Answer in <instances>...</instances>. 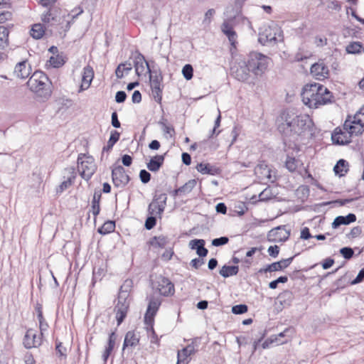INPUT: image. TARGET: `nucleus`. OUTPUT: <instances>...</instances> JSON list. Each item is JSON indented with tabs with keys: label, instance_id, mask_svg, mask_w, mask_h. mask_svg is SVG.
<instances>
[{
	"label": "nucleus",
	"instance_id": "f257e3e1",
	"mask_svg": "<svg viewBox=\"0 0 364 364\" xmlns=\"http://www.w3.org/2000/svg\"><path fill=\"white\" fill-rule=\"evenodd\" d=\"M277 129L284 143L295 141L300 136L313 134L314 122L308 114H298L294 110L285 109L277 119Z\"/></svg>",
	"mask_w": 364,
	"mask_h": 364
},
{
	"label": "nucleus",
	"instance_id": "f03ea898",
	"mask_svg": "<svg viewBox=\"0 0 364 364\" xmlns=\"http://www.w3.org/2000/svg\"><path fill=\"white\" fill-rule=\"evenodd\" d=\"M304 104L310 108H318L332 102V93L323 85L313 83L306 85L301 93Z\"/></svg>",
	"mask_w": 364,
	"mask_h": 364
},
{
	"label": "nucleus",
	"instance_id": "7ed1b4c3",
	"mask_svg": "<svg viewBox=\"0 0 364 364\" xmlns=\"http://www.w3.org/2000/svg\"><path fill=\"white\" fill-rule=\"evenodd\" d=\"M27 86L43 101L48 100L52 94V82L47 75L40 70H36L32 74L27 82Z\"/></svg>",
	"mask_w": 364,
	"mask_h": 364
},
{
	"label": "nucleus",
	"instance_id": "20e7f679",
	"mask_svg": "<svg viewBox=\"0 0 364 364\" xmlns=\"http://www.w3.org/2000/svg\"><path fill=\"white\" fill-rule=\"evenodd\" d=\"M269 58L257 52H252L247 56L246 63L250 72L255 75H262L267 68Z\"/></svg>",
	"mask_w": 364,
	"mask_h": 364
},
{
	"label": "nucleus",
	"instance_id": "39448f33",
	"mask_svg": "<svg viewBox=\"0 0 364 364\" xmlns=\"http://www.w3.org/2000/svg\"><path fill=\"white\" fill-rule=\"evenodd\" d=\"M281 28L275 23L272 25H264L260 28L259 33V42L264 45L274 44L281 40Z\"/></svg>",
	"mask_w": 364,
	"mask_h": 364
},
{
	"label": "nucleus",
	"instance_id": "423d86ee",
	"mask_svg": "<svg viewBox=\"0 0 364 364\" xmlns=\"http://www.w3.org/2000/svg\"><path fill=\"white\" fill-rule=\"evenodd\" d=\"M96 164L92 156L80 154L77 158V172L82 179L87 181L96 171Z\"/></svg>",
	"mask_w": 364,
	"mask_h": 364
},
{
	"label": "nucleus",
	"instance_id": "0eeeda50",
	"mask_svg": "<svg viewBox=\"0 0 364 364\" xmlns=\"http://www.w3.org/2000/svg\"><path fill=\"white\" fill-rule=\"evenodd\" d=\"M277 171L272 166L262 161L255 168V174L260 180H267L269 182H275L278 178Z\"/></svg>",
	"mask_w": 364,
	"mask_h": 364
},
{
	"label": "nucleus",
	"instance_id": "6e6552de",
	"mask_svg": "<svg viewBox=\"0 0 364 364\" xmlns=\"http://www.w3.org/2000/svg\"><path fill=\"white\" fill-rule=\"evenodd\" d=\"M162 300L159 296H151L149 298V304L146 313L144 314V323L152 327L154 323V317L159 311V309L161 304Z\"/></svg>",
	"mask_w": 364,
	"mask_h": 364
},
{
	"label": "nucleus",
	"instance_id": "1a4fd4ad",
	"mask_svg": "<svg viewBox=\"0 0 364 364\" xmlns=\"http://www.w3.org/2000/svg\"><path fill=\"white\" fill-rule=\"evenodd\" d=\"M364 117L360 114V111L355 114L353 119H350V117L345 121L343 124V129L349 132L351 136L362 134L363 132Z\"/></svg>",
	"mask_w": 364,
	"mask_h": 364
},
{
	"label": "nucleus",
	"instance_id": "9d476101",
	"mask_svg": "<svg viewBox=\"0 0 364 364\" xmlns=\"http://www.w3.org/2000/svg\"><path fill=\"white\" fill-rule=\"evenodd\" d=\"M154 285L160 295L163 296H171L175 293L174 284L168 278L162 275L156 277Z\"/></svg>",
	"mask_w": 364,
	"mask_h": 364
},
{
	"label": "nucleus",
	"instance_id": "9b49d317",
	"mask_svg": "<svg viewBox=\"0 0 364 364\" xmlns=\"http://www.w3.org/2000/svg\"><path fill=\"white\" fill-rule=\"evenodd\" d=\"M231 75L239 81H247L250 77L249 68L246 60L235 62L230 68Z\"/></svg>",
	"mask_w": 364,
	"mask_h": 364
},
{
	"label": "nucleus",
	"instance_id": "f8f14e48",
	"mask_svg": "<svg viewBox=\"0 0 364 364\" xmlns=\"http://www.w3.org/2000/svg\"><path fill=\"white\" fill-rule=\"evenodd\" d=\"M294 257L295 256L287 259H282L278 262H274L269 264H267L266 267L259 269L258 273L264 274L267 272L282 271L284 269L287 268L291 264Z\"/></svg>",
	"mask_w": 364,
	"mask_h": 364
},
{
	"label": "nucleus",
	"instance_id": "ddd939ff",
	"mask_svg": "<svg viewBox=\"0 0 364 364\" xmlns=\"http://www.w3.org/2000/svg\"><path fill=\"white\" fill-rule=\"evenodd\" d=\"M129 304L126 298L122 299V295H119L118 301L114 307L117 326H119L127 316Z\"/></svg>",
	"mask_w": 364,
	"mask_h": 364
},
{
	"label": "nucleus",
	"instance_id": "4468645a",
	"mask_svg": "<svg viewBox=\"0 0 364 364\" xmlns=\"http://www.w3.org/2000/svg\"><path fill=\"white\" fill-rule=\"evenodd\" d=\"M289 235L290 230H287L285 225H279L272 229L267 237L269 241L285 242L289 239Z\"/></svg>",
	"mask_w": 364,
	"mask_h": 364
},
{
	"label": "nucleus",
	"instance_id": "2eb2a0df",
	"mask_svg": "<svg viewBox=\"0 0 364 364\" xmlns=\"http://www.w3.org/2000/svg\"><path fill=\"white\" fill-rule=\"evenodd\" d=\"M42 336L36 334V332L29 329L26 333L23 338V346L26 348L30 349L31 348H36L41 345Z\"/></svg>",
	"mask_w": 364,
	"mask_h": 364
},
{
	"label": "nucleus",
	"instance_id": "dca6fc26",
	"mask_svg": "<svg viewBox=\"0 0 364 364\" xmlns=\"http://www.w3.org/2000/svg\"><path fill=\"white\" fill-rule=\"evenodd\" d=\"M31 65L27 60L18 63L14 70V75L20 79H26L31 73Z\"/></svg>",
	"mask_w": 364,
	"mask_h": 364
},
{
	"label": "nucleus",
	"instance_id": "f3484780",
	"mask_svg": "<svg viewBox=\"0 0 364 364\" xmlns=\"http://www.w3.org/2000/svg\"><path fill=\"white\" fill-rule=\"evenodd\" d=\"M197 351L196 346L192 342L181 350L178 351L177 364H188L189 363V357Z\"/></svg>",
	"mask_w": 364,
	"mask_h": 364
},
{
	"label": "nucleus",
	"instance_id": "a211bd4d",
	"mask_svg": "<svg viewBox=\"0 0 364 364\" xmlns=\"http://www.w3.org/2000/svg\"><path fill=\"white\" fill-rule=\"evenodd\" d=\"M311 74L316 80H322L328 77L329 71L323 63H316L311 65Z\"/></svg>",
	"mask_w": 364,
	"mask_h": 364
},
{
	"label": "nucleus",
	"instance_id": "6ab92c4d",
	"mask_svg": "<svg viewBox=\"0 0 364 364\" xmlns=\"http://www.w3.org/2000/svg\"><path fill=\"white\" fill-rule=\"evenodd\" d=\"M338 129H336L334 132L332 134L331 139L333 142L336 144L338 145H344L351 142V135L349 132L339 129L337 132Z\"/></svg>",
	"mask_w": 364,
	"mask_h": 364
},
{
	"label": "nucleus",
	"instance_id": "aec40b11",
	"mask_svg": "<svg viewBox=\"0 0 364 364\" xmlns=\"http://www.w3.org/2000/svg\"><path fill=\"white\" fill-rule=\"evenodd\" d=\"M94 77V70L90 65H87L83 68L82 75V82L80 91H83L88 89Z\"/></svg>",
	"mask_w": 364,
	"mask_h": 364
},
{
	"label": "nucleus",
	"instance_id": "412c9836",
	"mask_svg": "<svg viewBox=\"0 0 364 364\" xmlns=\"http://www.w3.org/2000/svg\"><path fill=\"white\" fill-rule=\"evenodd\" d=\"M205 241L203 239H194L189 242V247L191 250H196V254L200 257H205L208 253V250L205 247Z\"/></svg>",
	"mask_w": 364,
	"mask_h": 364
},
{
	"label": "nucleus",
	"instance_id": "4be33fe9",
	"mask_svg": "<svg viewBox=\"0 0 364 364\" xmlns=\"http://www.w3.org/2000/svg\"><path fill=\"white\" fill-rule=\"evenodd\" d=\"M136 74L138 76L143 75L146 70V63H148L139 51H136L134 60Z\"/></svg>",
	"mask_w": 364,
	"mask_h": 364
},
{
	"label": "nucleus",
	"instance_id": "5701e85b",
	"mask_svg": "<svg viewBox=\"0 0 364 364\" xmlns=\"http://www.w3.org/2000/svg\"><path fill=\"white\" fill-rule=\"evenodd\" d=\"M222 32L228 38L230 45L232 48H236L237 33L232 26L227 21L223 23L221 26Z\"/></svg>",
	"mask_w": 364,
	"mask_h": 364
},
{
	"label": "nucleus",
	"instance_id": "b1692460",
	"mask_svg": "<svg viewBox=\"0 0 364 364\" xmlns=\"http://www.w3.org/2000/svg\"><path fill=\"white\" fill-rule=\"evenodd\" d=\"M112 182H129L131 179L125 172L124 167L117 166L112 171Z\"/></svg>",
	"mask_w": 364,
	"mask_h": 364
},
{
	"label": "nucleus",
	"instance_id": "393cba45",
	"mask_svg": "<svg viewBox=\"0 0 364 364\" xmlns=\"http://www.w3.org/2000/svg\"><path fill=\"white\" fill-rule=\"evenodd\" d=\"M356 220V215L354 213H348L347 215H339L335 218L332 223V228L336 229L341 225H348Z\"/></svg>",
	"mask_w": 364,
	"mask_h": 364
},
{
	"label": "nucleus",
	"instance_id": "a878e982",
	"mask_svg": "<svg viewBox=\"0 0 364 364\" xmlns=\"http://www.w3.org/2000/svg\"><path fill=\"white\" fill-rule=\"evenodd\" d=\"M117 334L115 332H112L109 335L107 346L105 347V351L102 354V360L107 363L111 353L112 352L117 340Z\"/></svg>",
	"mask_w": 364,
	"mask_h": 364
},
{
	"label": "nucleus",
	"instance_id": "bb28decb",
	"mask_svg": "<svg viewBox=\"0 0 364 364\" xmlns=\"http://www.w3.org/2000/svg\"><path fill=\"white\" fill-rule=\"evenodd\" d=\"M139 342V338L136 337L135 333L134 331H128L124 337L122 350L129 347H135L138 345Z\"/></svg>",
	"mask_w": 364,
	"mask_h": 364
},
{
	"label": "nucleus",
	"instance_id": "cd10ccee",
	"mask_svg": "<svg viewBox=\"0 0 364 364\" xmlns=\"http://www.w3.org/2000/svg\"><path fill=\"white\" fill-rule=\"evenodd\" d=\"M146 73H149L150 85H160L163 80V76L161 71L151 70L149 63H146Z\"/></svg>",
	"mask_w": 364,
	"mask_h": 364
},
{
	"label": "nucleus",
	"instance_id": "c85d7f7f",
	"mask_svg": "<svg viewBox=\"0 0 364 364\" xmlns=\"http://www.w3.org/2000/svg\"><path fill=\"white\" fill-rule=\"evenodd\" d=\"M164 161V156L163 155H156L147 164V168L153 172L157 171L163 165Z\"/></svg>",
	"mask_w": 364,
	"mask_h": 364
},
{
	"label": "nucleus",
	"instance_id": "c756f323",
	"mask_svg": "<svg viewBox=\"0 0 364 364\" xmlns=\"http://www.w3.org/2000/svg\"><path fill=\"white\" fill-rule=\"evenodd\" d=\"M102 197V193L100 190L95 191L92 205H91V212L92 213L95 218L99 215L100 211V202Z\"/></svg>",
	"mask_w": 364,
	"mask_h": 364
},
{
	"label": "nucleus",
	"instance_id": "7c9ffc66",
	"mask_svg": "<svg viewBox=\"0 0 364 364\" xmlns=\"http://www.w3.org/2000/svg\"><path fill=\"white\" fill-rule=\"evenodd\" d=\"M278 300L283 307L289 306L294 300V294L289 290H285L278 296Z\"/></svg>",
	"mask_w": 364,
	"mask_h": 364
},
{
	"label": "nucleus",
	"instance_id": "2f4dec72",
	"mask_svg": "<svg viewBox=\"0 0 364 364\" xmlns=\"http://www.w3.org/2000/svg\"><path fill=\"white\" fill-rule=\"evenodd\" d=\"M239 272V267L237 265L225 264L219 271V274L224 278L237 275Z\"/></svg>",
	"mask_w": 364,
	"mask_h": 364
},
{
	"label": "nucleus",
	"instance_id": "473e14b6",
	"mask_svg": "<svg viewBox=\"0 0 364 364\" xmlns=\"http://www.w3.org/2000/svg\"><path fill=\"white\" fill-rule=\"evenodd\" d=\"M195 183H184L182 186L174 189L170 192V194L173 197L178 196H183L189 193L194 188Z\"/></svg>",
	"mask_w": 364,
	"mask_h": 364
},
{
	"label": "nucleus",
	"instance_id": "72a5a7b5",
	"mask_svg": "<svg viewBox=\"0 0 364 364\" xmlns=\"http://www.w3.org/2000/svg\"><path fill=\"white\" fill-rule=\"evenodd\" d=\"M301 165H302V163L300 160L296 159L294 156L287 155L286 161H285V167L290 172L296 171L299 167L301 166Z\"/></svg>",
	"mask_w": 364,
	"mask_h": 364
},
{
	"label": "nucleus",
	"instance_id": "f704fd0d",
	"mask_svg": "<svg viewBox=\"0 0 364 364\" xmlns=\"http://www.w3.org/2000/svg\"><path fill=\"white\" fill-rule=\"evenodd\" d=\"M62 182H73L75 181L78 174L77 170L74 167H68L63 171Z\"/></svg>",
	"mask_w": 364,
	"mask_h": 364
},
{
	"label": "nucleus",
	"instance_id": "c9c22d12",
	"mask_svg": "<svg viewBox=\"0 0 364 364\" xmlns=\"http://www.w3.org/2000/svg\"><path fill=\"white\" fill-rule=\"evenodd\" d=\"M333 171L336 175L339 176H344L348 171V163L344 159H340L338 161L333 168Z\"/></svg>",
	"mask_w": 364,
	"mask_h": 364
},
{
	"label": "nucleus",
	"instance_id": "e433bc0d",
	"mask_svg": "<svg viewBox=\"0 0 364 364\" xmlns=\"http://www.w3.org/2000/svg\"><path fill=\"white\" fill-rule=\"evenodd\" d=\"M115 230V221L107 220L104 224L97 229V232L100 235H105L114 232Z\"/></svg>",
	"mask_w": 364,
	"mask_h": 364
},
{
	"label": "nucleus",
	"instance_id": "4c0bfd02",
	"mask_svg": "<svg viewBox=\"0 0 364 364\" xmlns=\"http://www.w3.org/2000/svg\"><path fill=\"white\" fill-rule=\"evenodd\" d=\"M41 20L44 23H53L58 21L57 16L53 12L52 7H48V10L45 11L41 16Z\"/></svg>",
	"mask_w": 364,
	"mask_h": 364
},
{
	"label": "nucleus",
	"instance_id": "58836bf2",
	"mask_svg": "<svg viewBox=\"0 0 364 364\" xmlns=\"http://www.w3.org/2000/svg\"><path fill=\"white\" fill-rule=\"evenodd\" d=\"M9 29L4 26H0V49H4L9 46Z\"/></svg>",
	"mask_w": 364,
	"mask_h": 364
},
{
	"label": "nucleus",
	"instance_id": "ea45409f",
	"mask_svg": "<svg viewBox=\"0 0 364 364\" xmlns=\"http://www.w3.org/2000/svg\"><path fill=\"white\" fill-rule=\"evenodd\" d=\"M120 136L119 132L116 130L111 132L110 137L107 141V146L103 147V151H109L113 146L119 141Z\"/></svg>",
	"mask_w": 364,
	"mask_h": 364
},
{
	"label": "nucleus",
	"instance_id": "a19ab883",
	"mask_svg": "<svg viewBox=\"0 0 364 364\" xmlns=\"http://www.w3.org/2000/svg\"><path fill=\"white\" fill-rule=\"evenodd\" d=\"M196 169L202 174L215 175L217 172V168L209 164L200 163L197 165Z\"/></svg>",
	"mask_w": 364,
	"mask_h": 364
},
{
	"label": "nucleus",
	"instance_id": "79ce46f5",
	"mask_svg": "<svg viewBox=\"0 0 364 364\" xmlns=\"http://www.w3.org/2000/svg\"><path fill=\"white\" fill-rule=\"evenodd\" d=\"M45 33L43 25L41 23L34 24L31 29V36L35 39H40Z\"/></svg>",
	"mask_w": 364,
	"mask_h": 364
},
{
	"label": "nucleus",
	"instance_id": "37998d69",
	"mask_svg": "<svg viewBox=\"0 0 364 364\" xmlns=\"http://www.w3.org/2000/svg\"><path fill=\"white\" fill-rule=\"evenodd\" d=\"M151 88V93L154 100L161 103L162 100V91L164 86L160 85H150Z\"/></svg>",
	"mask_w": 364,
	"mask_h": 364
},
{
	"label": "nucleus",
	"instance_id": "c03bdc74",
	"mask_svg": "<svg viewBox=\"0 0 364 364\" xmlns=\"http://www.w3.org/2000/svg\"><path fill=\"white\" fill-rule=\"evenodd\" d=\"M132 66L130 63H124L119 64L116 70L115 74L117 78L122 79L124 77V72H126L127 73L132 70Z\"/></svg>",
	"mask_w": 364,
	"mask_h": 364
},
{
	"label": "nucleus",
	"instance_id": "a18cd8bd",
	"mask_svg": "<svg viewBox=\"0 0 364 364\" xmlns=\"http://www.w3.org/2000/svg\"><path fill=\"white\" fill-rule=\"evenodd\" d=\"M149 243L153 247L164 248L167 243V238L163 235L154 236L149 240Z\"/></svg>",
	"mask_w": 364,
	"mask_h": 364
},
{
	"label": "nucleus",
	"instance_id": "49530a36",
	"mask_svg": "<svg viewBox=\"0 0 364 364\" xmlns=\"http://www.w3.org/2000/svg\"><path fill=\"white\" fill-rule=\"evenodd\" d=\"M155 200H152V202L149 205L148 211L150 215L159 214L161 215L164 211V208L163 205H159Z\"/></svg>",
	"mask_w": 364,
	"mask_h": 364
},
{
	"label": "nucleus",
	"instance_id": "de8ad7c7",
	"mask_svg": "<svg viewBox=\"0 0 364 364\" xmlns=\"http://www.w3.org/2000/svg\"><path fill=\"white\" fill-rule=\"evenodd\" d=\"M351 281L352 280H350V277H348L347 274H345L337 279L334 282L333 285L336 287L337 289H343L348 284H350Z\"/></svg>",
	"mask_w": 364,
	"mask_h": 364
},
{
	"label": "nucleus",
	"instance_id": "09e8293b",
	"mask_svg": "<svg viewBox=\"0 0 364 364\" xmlns=\"http://www.w3.org/2000/svg\"><path fill=\"white\" fill-rule=\"evenodd\" d=\"M132 280L131 279H126L124 282V284L120 287V292L119 295H122V299L126 298L128 296V293L131 290V288L132 287Z\"/></svg>",
	"mask_w": 364,
	"mask_h": 364
},
{
	"label": "nucleus",
	"instance_id": "8fccbe9b",
	"mask_svg": "<svg viewBox=\"0 0 364 364\" xmlns=\"http://www.w3.org/2000/svg\"><path fill=\"white\" fill-rule=\"evenodd\" d=\"M362 44L360 42H352L346 46L348 53L357 54L360 53Z\"/></svg>",
	"mask_w": 364,
	"mask_h": 364
},
{
	"label": "nucleus",
	"instance_id": "3c124183",
	"mask_svg": "<svg viewBox=\"0 0 364 364\" xmlns=\"http://www.w3.org/2000/svg\"><path fill=\"white\" fill-rule=\"evenodd\" d=\"M50 65L53 68H60L63 65L65 60L63 56L57 55L56 56H51L48 60Z\"/></svg>",
	"mask_w": 364,
	"mask_h": 364
},
{
	"label": "nucleus",
	"instance_id": "603ef678",
	"mask_svg": "<svg viewBox=\"0 0 364 364\" xmlns=\"http://www.w3.org/2000/svg\"><path fill=\"white\" fill-rule=\"evenodd\" d=\"M182 74L187 80L192 79L193 76V68L191 64L185 65L182 68Z\"/></svg>",
	"mask_w": 364,
	"mask_h": 364
},
{
	"label": "nucleus",
	"instance_id": "864d4df0",
	"mask_svg": "<svg viewBox=\"0 0 364 364\" xmlns=\"http://www.w3.org/2000/svg\"><path fill=\"white\" fill-rule=\"evenodd\" d=\"M248 311V306L245 304L235 305L232 307V313L235 315L243 314Z\"/></svg>",
	"mask_w": 364,
	"mask_h": 364
},
{
	"label": "nucleus",
	"instance_id": "5fc2aeb1",
	"mask_svg": "<svg viewBox=\"0 0 364 364\" xmlns=\"http://www.w3.org/2000/svg\"><path fill=\"white\" fill-rule=\"evenodd\" d=\"M296 194L301 200H304L309 195V189L307 186L301 185L297 188Z\"/></svg>",
	"mask_w": 364,
	"mask_h": 364
},
{
	"label": "nucleus",
	"instance_id": "6e6d98bb",
	"mask_svg": "<svg viewBox=\"0 0 364 364\" xmlns=\"http://www.w3.org/2000/svg\"><path fill=\"white\" fill-rule=\"evenodd\" d=\"M339 252L346 259H351L354 255V250L350 247H342L340 249Z\"/></svg>",
	"mask_w": 364,
	"mask_h": 364
},
{
	"label": "nucleus",
	"instance_id": "4d7b16f0",
	"mask_svg": "<svg viewBox=\"0 0 364 364\" xmlns=\"http://www.w3.org/2000/svg\"><path fill=\"white\" fill-rule=\"evenodd\" d=\"M154 200L158 202L157 203L159 205H163V207L165 208L166 205V200L167 196L166 193H158V191H156V194L154 196Z\"/></svg>",
	"mask_w": 364,
	"mask_h": 364
},
{
	"label": "nucleus",
	"instance_id": "13d9d810",
	"mask_svg": "<svg viewBox=\"0 0 364 364\" xmlns=\"http://www.w3.org/2000/svg\"><path fill=\"white\" fill-rule=\"evenodd\" d=\"M229 238L227 236H222L215 238L212 240L211 244L214 247H220L228 244Z\"/></svg>",
	"mask_w": 364,
	"mask_h": 364
},
{
	"label": "nucleus",
	"instance_id": "bf43d9fd",
	"mask_svg": "<svg viewBox=\"0 0 364 364\" xmlns=\"http://www.w3.org/2000/svg\"><path fill=\"white\" fill-rule=\"evenodd\" d=\"M156 224V218L153 215H150L145 221V228L148 230H151Z\"/></svg>",
	"mask_w": 364,
	"mask_h": 364
},
{
	"label": "nucleus",
	"instance_id": "052dcab7",
	"mask_svg": "<svg viewBox=\"0 0 364 364\" xmlns=\"http://www.w3.org/2000/svg\"><path fill=\"white\" fill-rule=\"evenodd\" d=\"M55 350L57 354L60 357H66L67 355V349L65 347L63 346L61 342H56L55 345Z\"/></svg>",
	"mask_w": 364,
	"mask_h": 364
},
{
	"label": "nucleus",
	"instance_id": "680f3d73",
	"mask_svg": "<svg viewBox=\"0 0 364 364\" xmlns=\"http://www.w3.org/2000/svg\"><path fill=\"white\" fill-rule=\"evenodd\" d=\"M215 14V11L213 9H208L205 14V17L203 21V23L205 25H209L211 22V18Z\"/></svg>",
	"mask_w": 364,
	"mask_h": 364
},
{
	"label": "nucleus",
	"instance_id": "e2e57ef3",
	"mask_svg": "<svg viewBox=\"0 0 364 364\" xmlns=\"http://www.w3.org/2000/svg\"><path fill=\"white\" fill-rule=\"evenodd\" d=\"M364 280V267L362 268L356 277L350 282V285H355L362 282Z\"/></svg>",
	"mask_w": 364,
	"mask_h": 364
},
{
	"label": "nucleus",
	"instance_id": "0e129e2a",
	"mask_svg": "<svg viewBox=\"0 0 364 364\" xmlns=\"http://www.w3.org/2000/svg\"><path fill=\"white\" fill-rule=\"evenodd\" d=\"M267 252H268L269 256H271L273 258H276V257H277V256L279 255V247L276 245L269 246L267 250Z\"/></svg>",
	"mask_w": 364,
	"mask_h": 364
},
{
	"label": "nucleus",
	"instance_id": "69168bd1",
	"mask_svg": "<svg viewBox=\"0 0 364 364\" xmlns=\"http://www.w3.org/2000/svg\"><path fill=\"white\" fill-rule=\"evenodd\" d=\"M139 178L141 182H149L151 179V174L146 170L143 169L139 173Z\"/></svg>",
	"mask_w": 364,
	"mask_h": 364
},
{
	"label": "nucleus",
	"instance_id": "338daca9",
	"mask_svg": "<svg viewBox=\"0 0 364 364\" xmlns=\"http://www.w3.org/2000/svg\"><path fill=\"white\" fill-rule=\"evenodd\" d=\"M127 94L124 91H118L115 95V101L117 103H122L126 100Z\"/></svg>",
	"mask_w": 364,
	"mask_h": 364
},
{
	"label": "nucleus",
	"instance_id": "774afa93",
	"mask_svg": "<svg viewBox=\"0 0 364 364\" xmlns=\"http://www.w3.org/2000/svg\"><path fill=\"white\" fill-rule=\"evenodd\" d=\"M300 237L301 239L304 240H309L312 237V235L310 233L309 228L304 227V228L301 229Z\"/></svg>",
	"mask_w": 364,
	"mask_h": 364
}]
</instances>
